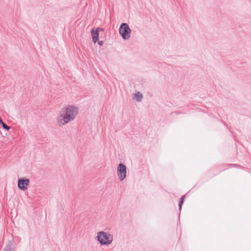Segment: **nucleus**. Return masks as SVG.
<instances>
[{
    "mask_svg": "<svg viewBox=\"0 0 251 251\" xmlns=\"http://www.w3.org/2000/svg\"><path fill=\"white\" fill-rule=\"evenodd\" d=\"M126 168L125 165L121 163L117 167V175L120 180L123 181L126 177Z\"/></svg>",
    "mask_w": 251,
    "mask_h": 251,
    "instance_id": "obj_4",
    "label": "nucleus"
},
{
    "mask_svg": "<svg viewBox=\"0 0 251 251\" xmlns=\"http://www.w3.org/2000/svg\"><path fill=\"white\" fill-rule=\"evenodd\" d=\"M119 32L125 40H127L130 37L131 29L127 24L123 23L120 27Z\"/></svg>",
    "mask_w": 251,
    "mask_h": 251,
    "instance_id": "obj_3",
    "label": "nucleus"
},
{
    "mask_svg": "<svg viewBox=\"0 0 251 251\" xmlns=\"http://www.w3.org/2000/svg\"><path fill=\"white\" fill-rule=\"evenodd\" d=\"M134 97L136 99V100L140 101L142 98V95L139 92H138L135 94Z\"/></svg>",
    "mask_w": 251,
    "mask_h": 251,
    "instance_id": "obj_7",
    "label": "nucleus"
},
{
    "mask_svg": "<svg viewBox=\"0 0 251 251\" xmlns=\"http://www.w3.org/2000/svg\"><path fill=\"white\" fill-rule=\"evenodd\" d=\"M99 44L100 45H101L102 44V41L99 42Z\"/></svg>",
    "mask_w": 251,
    "mask_h": 251,
    "instance_id": "obj_10",
    "label": "nucleus"
},
{
    "mask_svg": "<svg viewBox=\"0 0 251 251\" xmlns=\"http://www.w3.org/2000/svg\"><path fill=\"white\" fill-rule=\"evenodd\" d=\"M103 30V29L100 27L93 28L91 30V33L92 37V40L94 43H96L99 40V32L102 31Z\"/></svg>",
    "mask_w": 251,
    "mask_h": 251,
    "instance_id": "obj_5",
    "label": "nucleus"
},
{
    "mask_svg": "<svg viewBox=\"0 0 251 251\" xmlns=\"http://www.w3.org/2000/svg\"><path fill=\"white\" fill-rule=\"evenodd\" d=\"M0 124L2 125L3 128H5V129L9 130L10 129V127L7 126L6 124H5L2 121V123H0Z\"/></svg>",
    "mask_w": 251,
    "mask_h": 251,
    "instance_id": "obj_8",
    "label": "nucleus"
},
{
    "mask_svg": "<svg viewBox=\"0 0 251 251\" xmlns=\"http://www.w3.org/2000/svg\"><path fill=\"white\" fill-rule=\"evenodd\" d=\"M183 198H184L183 197H182L181 198V201H180V203H179V209H180L181 207V205H182V204L183 203Z\"/></svg>",
    "mask_w": 251,
    "mask_h": 251,
    "instance_id": "obj_9",
    "label": "nucleus"
},
{
    "mask_svg": "<svg viewBox=\"0 0 251 251\" xmlns=\"http://www.w3.org/2000/svg\"><path fill=\"white\" fill-rule=\"evenodd\" d=\"M98 240L101 244H110L113 240L112 236L110 234L104 232H100L97 236Z\"/></svg>",
    "mask_w": 251,
    "mask_h": 251,
    "instance_id": "obj_2",
    "label": "nucleus"
},
{
    "mask_svg": "<svg viewBox=\"0 0 251 251\" xmlns=\"http://www.w3.org/2000/svg\"><path fill=\"white\" fill-rule=\"evenodd\" d=\"M29 183V180L28 179H19L18 180V187L23 190H25Z\"/></svg>",
    "mask_w": 251,
    "mask_h": 251,
    "instance_id": "obj_6",
    "label": "nucleus"
},
{
    "mask_svg": "<svg viewBox=\"0 0 251 251\" xmlns=\"http://www.w3.org/2000/svg\"><path fill=\"white\" fill-rule=\"evenodd\" d=\"M78 113L77 107L69 105L62 108L60 112L57 122L59 125H64L73 121Z\"/></svg>",
    "mask_w": 251,
    "mask_h": 251,
    "instance_id": "obj_1",
    "label": "nucleus"
}]
</instances>
